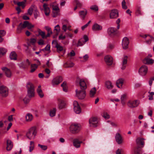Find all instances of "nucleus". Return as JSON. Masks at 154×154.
I'll list each match as a JSON object with an SVG mask.
<instances>
[{
	"label": "nucleus",
	"mask_w": 154,
	"mask_h": 154,
	"mask_svg": "<svg viewBox=\"0 0 154 154\" xmlns=\"http://www.w3.org/2000/svg\"><path fill=\"white\" fill-rule=\"evenodd\" d=\"M38 67V66L37 64H32L31 66V70L30 72H33L35 71L36 69Z\"/></svg>",
	"instance_id": "36"
},
{
	"label": "nucleus",
	"mask_w": 154,
	"mask_h": 154,
	"mask_svg": "<svg viewBox=\"0 0 154 154\" xmlns=\"http://www.w3.org/2000/svg\"><path fill=\"white\" fill-rule=\"evenodd\" d=\"M45 73L47 74V75L46 76H45V78H48L49 77V76H50V75L49 74L50 73V72H51L48 69H45Z\"/></svg>",
	"instance_id": "50"
},
{
	"label": "nucleus",
	"mask_w": 154,
	"mask_h": 154,
	"mask_svg": "<svg viewBox=\"0 0 154 154\" xmlns=\"http://www.w3.org/2000/svg\"><path fill=\"white\" fill-rule=\"evenodd\" d=\"M116 30L113 27H111L109 28L108 29V32L109 34L111 35H113L116 34Z\"/></svg>",
	"instance_id": "28"
},
{
	"label": "nucleus",
	"mask_w": 154,
	"mask_h": 154,
	"mask_svg": "<svg viewBox=\"0 0 154 154\" xmlns=\"http://www.w3.org/2000/svg\"><path fill=\"white\" fill-rule=\"evenodd\" d=\"M67 28V24H64L63 25L62 29L64 32H66V31Z\"/></svg>",
	"instance_id": "63"
},
{
	"label": "nucleus",
	"mask_w": 154,
	"mask_h": 154,
	"mask_svg": "<svg viewBox=\"0 0 154 154\" xmlns=\"http://www.w3.org/2000/svg\"><path fill=\"white\" fill-rule=\"evenodd\" d=\"M136 14L137 16H139L142 14L141 8L138 7L136 11Z\"/></svg>",
	"instance_id": "44"
},
{
	"label": "nucleus",
	"mask_w": 154,
	"mask_h": 154,
	"mask_svg": "<svg viewBox=\"0 0 154 154\" xmlns=\"http://www.w3.org/2000/svg\"><path fill=\"white\" fill-rule=\"evenodd\" d=\"M73 105L75 112L77 114L80 113L81 112V110L78 102L76 101H74Z\"/></svg>",
	"instance_id": "11"
},
{
	"label": "nucleus",
	"mask_w": 154,
	"mask_h": 154,
	"mask_svg": "<svg viewBox=\"0 0 154 154\" xmlns=\"http://www.w3.org/2000/svg\"><path fill=\"white\" fill-rule=\"evenodd\" d=\"M80 41V39L78 41L77 46H82L85 44L84 43V42H83V41H81L80 42H79Z\"/></svg>",
	"instance_id": "62"
},
{
	"label": "nucleus",
	"mask_w": 154,
	"mask_h": 154,
	"mask_svg": "<svg viewBox=\"0 0 154 154\" xmlns=\"http://www.w3.org/2000/svg\"><path fill=\"white\" fill-rule=\"evenodd\" d=\"M30 62L28 59H27L26 61L23 62L18 64L20 68L23 69L27 68L30 65Z\"/></svg>",
	"instance_id": "10"
},
{
	"label": "nucleus",
	"mask_w": 154,
	"mask_h": 154,
	"mask_svg": "<svg viewBox=\"0 0 154 154\" xmlns=\"http://www.w3.org/2000/svg\"><path fill=\"white\" fill-rule=\"evenodd\" d=\"M26 120V122H30L32 121L33 119V116L30 113H27L25 116Z\"/></svg>",
	"instance_id": "29"
},
{
	"label": "nucleus",
	"mask_w": 154,
	"mask_h": 154,
	"mask_svg": "<svg viewBox=\"0 0 154 154\" xmlns=\"http://www.w3.org/2000/svg\"><path fill=\"white\" fill-rule=\"evenodd\" d=\"M122 8L123 9H126L127 6L126 5V2L125 0H123L122 3Z\"/></svg>",
	"instance_id": "49"
},
{
	"label": "nucleus",
	"mask_w": 154,
	"mask_h": 154,
	"mask_svg": "<svg viewBox=\"0 0 154 154\" xmlns=\"http://www.w3.org/2000/svg\"><path fill=\"white\" fill-rule=\"evenodd\" d=\"M22 23H20L19 25L18 26L17 28V30L18 31V32H20L21 31V30L23 29L22 27V26L21 25Z\"/></svg>",
	"instance_id": "54"
},
{
	"label": "nucleus",
	"mask_w": 154,
	"mask_h": 154,
	"mask_svg": "<svg viewBox=\"0 0 154 154\" xmlns=\"http://www.w3.org/2000/svg\"><path fill=\"white\" fill-rule=\"evenodd\" d=\"M60 11H53V17H56L58 15Z\"/></svg>",
	"instance_id": "52"
},
{
	"label": "nucleus",
	"mask_w": 154,
	"mask_h": 154,
	"mask_svg": "<svg viewBox=\"0 0 154 154\" xmlns=\"http://www.w3.org/2000/svg\"><path fill=\"white\" fill-rule=\"evenodd\" d=\"M105 87L109 90L113 88V85L112 84V83L110 81H107L105 83Z\"/></svg>",
	"instance_id": "31"
},
{
	"label": "nucleus",
	"mask_w": 154,
	"mask_h": 154,
	"mask_svg": "<svg viewBox=\"0 0 154 154\" xmlns=\"http://www.w3.org/2000/svg\"><path fill=\"white\" fill-rule=\"evenodd\" d=\"M79 84L81 89L85 90L87 88V85L84 80L83 79L80 80Z\"/></svg>",
	"instance_id": "21"
},
{
	"label": "nucleus",
	"mask_w": 154,
	"mask_h": 154,
	"mask_svg": "<svg viewBox=\"0 0 154 154\" xmlns=\"http://www.w3.org/2000/svg\"><path fill=\"white\" fill-rule=\"evenodd\" d=\"M38 146L44 150H46L47 149V146H46L42 145H40V144H38Z\"/></svg>",
	"instance_id": "56"
},
{
	"label": "nucleus",
	"mask_w": 154,
	"mask_h": 154,
	"mask_svg": "<svg viewBox=\"0 0 154 154\" xmlns=\"http://www.w3.org/2000/svg\"><path fill=\"white\" fill-rule=\"evenodd\" d=\"M28 24V22L27 21H25L23 22V24L22 23L21 25L22 26V27L24 29L26 27H27V26L28 25L27 24Z\"/></svg>",
	"instance_id": "53"
},
{
	"label": "nucleus",
	"mask_w": 154,
	"mask_h": 154,
	"mask_svg": "<svg viewBox=\"0 0 154 154\" xmlns=\"http://www.w3.org/2000/svg\"><path fill=\"white\" fill-rule=\"evenodd\" d=\"M61 86L63 88V91L67 92V88L66 85V82H64L61 85Z\"/></svg>",
	"instance_id": "39"
},
{
	"label": "nucleus",
	"mask_w": 154,
	"mask_h": 154,
	"mask_svg": "<svg viewBox=\"0 0 154 154\" xmlns=\"http://www.w3.org/2000/svg\"><path fill=\"white\" fill-rule=\"evenodd\" d=\"M27 25H28L27 26V27L28 29H30L34 27V25H32L31 23H29V22L28 24Z\"/></svg>",
	"instance_id": "64"
},
{
	"label": "nucleus",
	"mask_w": 154,
	"mask_h": 154,
	"mask_svg": "<svg viewBox=\"0 0 154 154\" xmlns=\"http://www.w3.org/2000/svg\"><path fill=\"white\" fill-rule=\"evenodd\" d=\"M90 9L95 11H97L98 10V8L97 5H94L91 6Z\"/></svg>",
	"instance_id": "45"
},
{
	"label": "nucleus",
	"mask_w": 154,
	"mask_h": 154,
	"mask_svg": "<svg viewBox=\"0 0 154 154\" xmlns=\"http://www.w3.org/2000/svg\"><path fill=\"white\" fill-rule=\"evenodd\" d=\"M10 58L11 60H17V54L14 51L12 52L10 54Z\"/></svg>",
	"instance_id": "32"
},
{
	"label": "nucleus",
	"mask_w": 154,
	"mask_h": 154,
	"mask_svg": "<svg viewBox=\"0 0 154 154\" xmlns=\"http://www.w3.org/2000/svg\"><path fill=\"white\" fill-rule=\"evenodd\" d=\"M87 13V11L85 9L82 11H81L79 12V15L80 17L83 20L85 19Z\"/></svg>",
	"instance_id": "20"
},
{
	"label": "nucleus",
	"mask_w": 154,
	"mask_h": 154,
	"mask_svg": "<svg viewBox=\"0 0 154 154\" xmlns=\"http://www.w3.org/2000/svg\"><path fill=\"white\" fill-rule=\"evenodd\" d=\"M102 26L97 23H95L93 25L92 29L94 31H99L102 30Z\"/></svg>",
	"instance_id": "24"
},
{
	"label": "nucleus",
	"mask_w": 154,
	"mask_h": 154,
	"mask_svg": "<svg viewBox=\"0 0 154 154\" xmlns=\"http://www.w3.org/2000/svg\"><path fill=\"white\" fill-rule=\"evenodd\" d=\"M148 93L149 94L148 95L149 97V100H153V96L154 95V92H150L149 91Z\"/></svg>",
	"instance_id": "46"
},
{
	"label": "nucleus",
	"mask_w": 154,
	"mask_h": 154,
	"mask_svg": "<svg viewBox=\"0 0 154 154\" xmlns=\"http://www.w3.org/2000/svg\"><path fill=\"white\" fill-rule=\"evenodd\" d=\"M56 111V109L55 108H54L53 109L51 110L49 113L50 116L51 117L55 116V115Z\"/></svg>",
	"instance_id": "38"
},
{
	"label": "nucleus",
	"mask_w": 154,
	"mask_h": 154,
	"mask_svg": "<svg viewBox=\"0 0 154 154\" xmlns=\"http://www.w3.org/2000/svg\"><path fill=\"white\" fill-rule=\"evenodd\" d=\"M139 104L138 100H130L127 103V105L129 107L133 108L137 107Z\"/></svg>",
	"instance_id": "7"
},
{
	"label": "nucleus",
	"mask_w": 154,
	"mask_h": 154,
	"mask_svg": "<svg viewBox=\"0 0 154 154\" xmlns=\"http://www.w3.org/2000/svg\"><path fill=\"white\" fill-rule=\"evenodd\" d=\"M142 148L139 146H136L134 148L133 154H142Z\"/></svg>",
	"instance_id": "26"
},
{
	"label": "nucleus",
	"mask_w": 154,
	"mask_h": 154,
	"mask_svg": "<svg viewBox=\"0 0 154 154\" xmlns=\"http://www.w3.org/2000/svg\"><path fill=\"white\" fill-rule=\"evenodd\" d=\"M59 106L60 109H61L64 107L65 104L64 101L60 100L59 101Z\"/></svg>",
	"instance_id": "35"
},
{
	"label": "nucleus",
	"mask_w": 154,
	"mask_h": 154,
	"mask_svg": "<svg viewBox=\"0 0 154 154\" xmlns=\"http://www.w3.org/2000/svg\"><path fill=\"white\" fill-rule=\"evenodd\" d=\"M127 59L128 57L127 56H125L123 59L122 66L121 67V69H124L126 67V64L127 63Z\"/></svg>",
	"instance_id": "25"
},
{
	"label": "nucleus",
	"mask_w": 154,
	"mask_h": 154,
	"mask_svg": "<svg viewBox=\"0 0 154 154\" xmlns=\"http://www.w3.org/2000/svg\"><path fill=\"white\" fill-rule=\"evenodd\" d=\"M60 30V26L59 25H57L54 27V31H56V35L57 36Z\"/></svg>",
	"instance_id": "43"
},
{
	"label": "nucleus",
	"mask_w": 154,
	"mask_h": 154,
	"mask_svg": "<svg viewBox=\"0 0 154 154\" xmlns=\"http://www.w3.org/2000/svg\"><path fill=\"white\" fill-rule=\"evenodd\" d=\"M56 42V45L55 47L57 48V51L58 52H60L63 50V48L62 46H60L59 44L57 42L55 41Z\"/></svg>",
	"instance_id": "34"
},
{
	"label": "nucleus",
	"mask_w": 154,
	"mask_h": 154,
	"mask_svg": "<svg viewBox=\"0 0 154 154\" xmlns=\"http://www.w3.org/2000/svg\"><path fill=\"white\" fill-rule=\"evenodd\" d=\"M119 17L118 11L116 9L111 10L110 13V18L111 19L116 18Z\"/></svg>",
	"instance_id": "14"
},
{
	"label": "nucleus",
	"mask_w": 154,
	"mask_h": 154,
	"mask_svg": "<svg viewBox=\"0 0 154 154\" xmlns=\"http://www.w3.org/2000/svg\"><path fill=\"white\" fill-rule=\"evenodd\" d=\"M143 63L147 64H152L154 62V60L148 57H146L144 59Z\"/></svg>",
	"instance_id": "22"
},
{
	"label": "nucleus",
	"mask_w": 154,
	"mask_h": 154,
	"mask_svg": "<svg viewBox=\"0 0 154 154\" xmlns=\"http://www.w3.org/2000/svg\"><path fill=\"white\" fill-rule=\"evenodd\" d=\"M126 99V95L125 94L122 95L121 97V103L124 105L125 104V101Z\"/></svg>",
	"instance_id": "40"
},
{
	"label": "nucleus",
	"mask_w": 154,
	"mask_h": 154,
	"mask_svg": "<svg viewBox=\"0 0 154 154\" xmlns=\"http://www.w3.org/2000/svg\"><path fill=\"white\" fill-rule=\"evenodd\" d=\"M26 87L28 89V95L29 97H32L34 95V87L33 85L31 83H29Z\"/></svg>",
	"instance_id": "2"
},
{
	"label": "nucleus",
	"mask_w": 154,
	"mask_h": 154,
	"mask_svg": "<svg viewBox=\"0 0 154 154\" xmlns=\"http://www.w3.org/2000/svg\"><path fill=\"white\" fill-rule=\"evenodd\" d=\"M62 81L63 78L61 76H57L53 80L52 83L53 85H58Z\"/></svg>",
	"instance_id": "16"
},
{
	"label": "nucleus",
	"mask_w": 154,
	"mask_h": 154,
	"mask_svg": "<svg viewBox=\"0 0 154 154\" xmlns=\"http://www.w3.org/2000/svg\"><path fill=\"white\" fill-rule=\"evenodd\" d=\"M75 92L76 96L79 99H83L85 98L86 96V92L85 90L76 89Z\"/></svg>",
	"instance_id": "4"
},
{
	"label": "nucleus",
	"mask_w": 154,
	"mask_h": 154,
	"mask_svg": "<svg viewBox=\"0 0 154 154\" xmlns=\"http://www.w3.org/2000/svg\"><path fill=\"white\" fill-rule=\"evenodd\" d=\"M102 116L106 119H108L110 117L109 115L106 112H103L102 114Z\"/></svg>",
	"instance_id": "47"
},
{
	"label": "nucleus",
	"mask_w": 154,
	"mask_h": 154,
	"mask_svg": "<svg viewBox=\"0 0 154 154\" xmlns=\"http://www.w3.org/2000/svg\"><path fill=\"white\" fill-rule=\"evenodd\" d=\"M38 34L41 36L42 39L45 38V32L42 31L40 29H38Z\"/></svg>",
	"instance_id": "37"
},
{
	"label": "nucleus",
	"mask_w": 154,
	"mask_h": 154,
	"mask_svg": "<svg viewBox=\"0 0 154 154\" xmlns=\"http://www.w3.org/2000/svg\"><path fill=\"white\" fill-rule=\"evenodd\" d=\"M91 22V21L90 20L89 21H88V22L87 23H86V24L85 25H84L82 26V30H84V29H85V28H86L88 26V25H89V23H90Z\"/></svg>",
	"instance_id": "59"
},
{
	"label": "nucleus",
	"mask_w": 154,
	"mask_h": 154,
	"mask_svg": "<svg viewBox=\"0 0 154 154\" xmlns=\"http://www.w3.org/2000/svg\"><path fill=\"white\" fill-rule=\"evenodd\" d=\"M145 139L143 138L138 137L136 140V146H139L141 148H143L145 144Z\"/></svg>",
	"instance_id": "6"
},
{
	"label": "nucleus",
	"mask_w": 154,
	"mask_h": 154,
	"mask_svg": "<svg viewBox=\"0 0 154 154\" xmlns=\"http://www.w3.org/2000/svg\"><path fill=\"white\" fill-rule=\"evenodd\" d=\"M8 94V88L4 85L0 86V95L3 97H7Z\"/></svg>",
	"instance_id": "3"
},
{
	"label": "nucleus",
	"mask_w": 154,
	"mask_h": 154,
	"mask_svg": "<svg viewBox=\"0 0 154 154\" xmlns=\"http://www.w3.org/2000/svg\"><path fill=\"white\" fill-rule=\"evenodd\" d=\"M80 129V128L78 124H72L70 127V131L73 134L78 133Z\"/></svg>",
	"instance_id": "5"
},
{
	"label": "nucleus",
	"mask_w": 154,
	"mask_h": 154,
	"mask_svg": "<svg viewBox=\"0 0 154 154\" xmlns=\"http://www.w3.org/2000/svg\"><path fill=\"white\" fill-rule=\"evenodd\" d=\"M129 42V39L127 37H124L122 41V46L123 48L124 49H126L128 48V45Z\"/></svg>",
	"instance_id": "13"
},
{
	"label": "nucleus",
	"mask_w": 154,
	"mask_h": 154,
	"mask_svg": "<svg viewBox=\"0 0 154 154\" xmlns=\"http://www.w3.org/2000/svg\"><path fill=\"white\" fill-rule=\"evenodd\" d=\"M6 34V32L4 30H0V36H4Z\"/></svg>",
	"instance_id": "60"
},
{
	"label": "nucleus",
	"mask_w": 154,
	"mask_h": 154,
	"mask_svg": "<svg viewBox=\"0 0 154 154\" xmlns=\"http://www.w3.org/2000/svg\"><path fill=\"white\" fill-rule=\"evenodd\" d=\"M74 64L72 62L66 63L64 65V66L65 68L72 67L73 66Z\"/></svg>",
	"instance_id": "41"
},
{
	"label": "nucleus",
	"mask_w": 154,
	"mask_h": 154,
	"mask_svg": "<svg viewBox=\"0 0 154 154\" xmlns=\"http://www.w3.org/2000/svg\"><path fill=\"white\" fill-rule=\"evenodd\" d=\"M36 134V128L33 127L30 128L27 133V137L30 140L34 139Z\"/></svg>",
	"instance_id": "1"
},
{
	"label": "nucleus",
	"mask_w": 154,
	"mask_h": 154,
	"mask_svg": "<svg viewBox=\"0 0 154 154\" xmlns=\"http://www.w3.org/2000/svg\"><path fill=\"white\" fill-rule=\"evenodd\" d=\"M1 69L7 77L11 78L12 76V72L10 69L6 67H3Z\"/></svg>",
	"instance_id": "8"
},
{
	"label": "nucleus",
	"mask_w": 154,
	"mask_h": 154,
	"mask_svg": "<svg viewBox=\"0 0 154 154\" xmlns=\"http://www.w3.org/2000/svg\"><path fill=\"white\" fill-rule=\"evenodd\" d=\"M104 60L108 65H111L113 63L112 58L109 55L106 56L104 58Z\"/></svg>",
	"instance_id": "15"
},
{
	"label": "nucleus",
	"mask_w": 154,
	"mask_h": 154,
	"mask_svg": "<svg viewBox=\"0 0 154 154\" xmlns=\"http://www.w3.org/2000/svg\"><path fill=\"white\" fill-rule=\"evenodd\" d=\"M82 143V141H79L77 139H75L73 141V145L76 148L79 147L80 146V144Z\"/></svg>",
	"instance_id": "27"
},
{
	"label": "nucleus",
	"mask_w": 154,
	"mask_h": 154,
	"mask_svg": "<svg viewBox=\"0 0 154 154\" xmlns=\"http://www.w3.org/2000/svg\"><path fill=\"white\" fill-rule=\"evenodd\" d=\"M75 2L77 7H81L82 4L78 0H75Z\"/></svg>",
	"instance_id": "51"
},
{
	"label": "nucleus",
	"mask_w": 154,
	"mask_h": 154,
	"mask_svg": "<svg viewBox=\"0 0 154 154\" xmlns=\"http://www.w3.org/2000/svg\"><path fill=\"white\" fill-rule=\"evenodd\" d=\"M46 65L48 67L51 68L53 67V64L51 62H50L49 60H48L46 63Z\"/></svg>",
	"instance_id": "57"
},
{
	"label": "nucleus",
	"mask_w": 154,
	"mask_h": 154,
	"mask_svg": "<svg viewBox=\"0 0 154 154\" xmlns=\"http://www.w3.org/2000/svg\"><path fill=\"white\" fill-rule=\"evenodd\" d=\"M53 11H60L59 8L57 6H53L52 7Z\"/></svg>",
	"instance_id": "58"
},
{
	"label": "nucleus",
	"mask_w": 154,
	"mask_h": 154,
	"mask_svg": "<svg viewBox=\"0 0 154 154\" xmlns=\"http://www.w3.org/2000/svg\"><path fill=\"white\" fill-rule=\"evenodd\" d=\"M38 44L39 45H44L45 44V43L43 39H40L38 42Z\"/></svg>",
	"instance_id": "55"
},
{
	"label": "nucleus",
	"mask_w": 154,
	"mask_h": 154,
	"mask_svg": "<svg viewBox=\"0 0 154 154\" xmlns=\"http://www.w3.org/2000/svg\"><path fill=\"white\" fill-rule=\"evenodd\" d=\"M7 51V50L4 48H0V55H4Z\"/></svg>",
	"instance_id": "42"
},
{
	"label": "nucleus",
	"mask_w": 154,
	"mask_h": 154,
	"mask_svg": "<svg viewBox=\"0 0 154 154\" xmlns=\"http://www.w3.org/2000/svg\"><path fill=\"white\" fill-rule=\"evenodd\" d=\"M41 86L39 85L38 86V88L37 89V91L39 97L41 98H42L44 96V94L41 89Z\"/></svg>",
	"instance_id": "33"
},
{
	"label": "nucleus",
	"mask_w": 154,
	"mask_h": 154,
	"mask_svg": "<svg viewBox=\"0 0 154 154\" xmlns=\"http://www.w3.org/2000/svg\"><path fill=\"white\" fill-rule=\"evenodd\" d=\"M43 7L44 8V10L45 15L47 16L49 15L50 12V8L48 7V4L45 3L43 5Z\"/></svg>",
	"instance_id": "18"
},
{
	"label": "nucleus",
	"mask_w": 154,
	"mask_h": 154,
	"mask_svg": "<svg viewBox=\"0 0 154 154\" xmlns=\"http://www.w3.org/2000/svg\"><path fill=\"white\" fill-rule=\"evenodd\" d=\"M114 48V46L112 44H109L107 46V48L108 50H110L112 49H113Z\"/></svg>",
	"instance_id": "61"
},
{
	"label": "nucleus",
	"mask_w": 154,
	"mask_h": 154,
	"mask_svg": "<svg viewBox=\"0 0 154 154\" xmlns=\"http://www.w3.org/2000/svg\"><path fill=\"white\" fill-rule=\"evenodd\" d=\"M88 37L86 35H85L84 36L83 38H82L80 39V41H79L80 42L81 41H83L84 42V43H85L88 41Z\"/></svg>",
	"instance_id": "48"
},
{
	"label": "nucleus",
	"mask_w": 154,
	"mask_h": 154,
	"mask_svg": "<svg viewBox=\"0 0 154 154\" xmlns=\"http://www.w3.org/2000/svg\"><path fill=\"white\" fill-rule=\"evenodd\" d=\"M96 89L94 87L91 89L90 91L89 95L91 97H93L95 96L96 94Z\"/></svg>",
	"instance_id": "30"
},
{
	"label": "nucleus",
	"mask_w": 154,
	"mask_h": 154,
	"mask_svg": "<svg viewBox=\"0 0 154 154\" xmlns=\"http://www.w3.org/2000/svg\"><path fill=\"white\" fill-rule=\"evenodd\" d=\"M124 81V79H118L116 82V85L117 87L120 88H122Z\"/></svg>",
	"instance_id": "23"
},
{
	"label": "nucleus",
	"mask_w": 154,
	"mask_h": 154,
	"mask_svg": "<svg viewBox=\"0 0 154 154\" xmlns=\"http://www.w3.org/2000/svg\"><path fill=\"white\" fill-rule=\"evenodd\" d=\"M115 139L116 141L118 144H121L122 143L123 139L121 135L118 133H117L116 135Z\"/></svg>",
	"instance_id": "17"
},
{
	"label": "nucleus",
	"mask_w": 154,
	"mask_h": 154,
	"mask_svg": "<svg viewBox=\"0 0 154 154\" xmlns=\"http://www.w3.org/2000/svg\"><path fill=\"white\" fill-rule=\"evenodd\" d=\"M90 126L93 127H96L97 126V120L96 117H92L89 119Z\"/></svg>",
	"instance_id": "12"
},
{
	"label": "nucleus",
	"mask_w": 154,
	"mask_h": 154,
	"mask_svg": "<svg viewBox=\"0 0 154 154\" xmlns=\"http://www.w3.org/2000/svg\"><path fill=\"white\" fill-rule=\"evenodd\" d=\"M13 147V144L12 142L9 139L7 140L6 149L7 151H10Z\"/></svg>",
	"instance_id": "19"
},
{
	"label": "nucleus",
	"mask_w": 154,
	"mask_h": 154,
	"mask_svg": "<svg viewBox=\"0 0 154 154\" xmlns=\"http://www.w3.org/2000/svg\"><path fill=\"white\" fill-rule=\"evenodd\" d=\"M148 71V67L146 65L142 66L139 69V72L142 76L145 75Z\"/></svg>",
	"instance_id": "9"
}]
</instances>
